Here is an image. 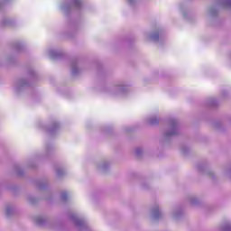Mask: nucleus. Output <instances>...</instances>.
Masks as SVG:
<instances>
[{"label":"nucleus","mask_w":231,"mask_h":231,"mask_svg":"<svg viewBox=\"0 0 231 231\" xmlns=\"http://www.w3.org/2000/svg\"><path fill=\"white\" fill-rule=\"evenodd\" d=\"M152 39H154V41H158L160 35L159 34H152Z\"/></svg>","instance_id":"f257e3e1"},{"label":"nucleus","mask_w":231,"mask_h":231,"mask_svg":"<svg viewBox=\"0 0 231 231\" xmlns=\"http://www.w3.org/2000/svg\"><path fill=\"white\" fill-rule=\"evenodd\" d=\"M154 122H155V124H158V119H152L151 120V124H154Z\"/></svg>","instance_id":"f03ea898"},{"label":"nucleus","mask_w":231,"mask_h":231,"mask_svg":"<svg viewBox=\"0 0 231 231\" xmlns=\"http://www.w3.org/2000/svg\"><path fill=\"white\" fill-rule=\"evenodd\" d=\"M158 214H160V211L159 210L155 211V217H158Z\"/></svg>","instance_id":"7ed1b4c3"},{"label":"nucleus","mask_w":231,"mask_h":231,"mask_svg":"<svg viewBox=\"0 0 231 231\" xmlns=\"http://www.w3.org/2000/svg\"><path fill=\"white\" fill-rule=\"evenodd\" d=\"M172 134H168V136H172Z\"/></svg>","instance_id":"20e7f679"}]
</instances>
